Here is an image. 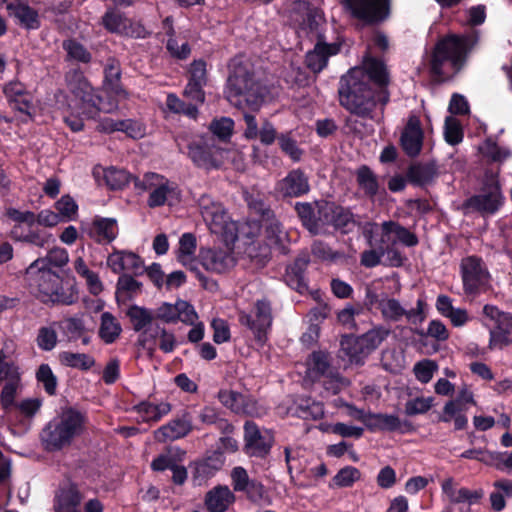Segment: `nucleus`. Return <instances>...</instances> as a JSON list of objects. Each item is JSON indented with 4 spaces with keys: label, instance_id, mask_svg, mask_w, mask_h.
<instances>
[{
    "label": "nucleus",
    "instance_id": "dca6fc26",
    "mask_svg": "<svg viewBox=\"0 0 512 512\" xmlns=\"http://www.w3.org/2000/svg\"><path fill=\"white\" fill-rule=\"evenodd\" d=\"M219 148L215 145V140L211 138H202L192 141L188 144V156L192 162L200 168H216L219 162L216 158Z\"/></svg>",
    "mask_w": 512,
    "mask_h": 512
},
{
    "label": "nucleus",
    "instance_id": "ea45409f",
    "mask_svg": "<svg viewBox=\"0 0 512 512\" xmlns=\"http://www.w3.org/2000/svg\"><path fill=\"white\" fill-rule=\"evenodd\" d=\"M121 331L122 328L120 323L111 313H102L99 336L106 344L115 342V340L120 336Z\"/></svg>",
    "mask_w": 512,
    "mask_h": 512
},
{
    "label": "nucleus",
    "instance_id": "6e6d98bb",
    "mask_svg": "<svg viewBox=\"0 0 512 512\" xmlns=\"http://www.w3.org/2000/svg\"><path fill=\"white\" fill-rule=\"evenodd\" d=\"M127 18L116 10H108L102 17V24L109 32L123 33L127 28Z\"/></svg>",
    "mask_w": 512,
    "mask_h": 512
},
{
    "label": "nucleus",
    "instance_id": "0eeeda50",
    "mask_svg": "<svg viewBox=\"0 0 512 512\" xmlns=\"http://www.w3.org/2000/svg\"><path fill=\"white\" fill-rule=\"evenodd\" d=\"M198 207L212 233L220 234L227 239L237 238L236 223L230 220L221 202L214 200L210 195L203 194L198 199Z\"/></svg>",
    "mask_w": 512,
    "mask_h": 512
},
{
    "label": "nucleus",
    "instance_id": "69168bd1",
    "mask_svg": "<svg viewBox=\"0 0 512 512\" xmlns=\"http://www.w3.org/2000/svg\"><path fill=\"white\" fill-rule=\"evenodd\" d=\"M233 126L234 122L232 119L222 117L221 119L213 120L211 122L210 131L219 139L226 141L232 135Z\"/></svg>",
    "mask_w": 512,
    "mask_h": 512
},
{
    "label": "nucleus",
    "instance_id": "c85d7f7f",
    "mask_svg": "<svg viewBox=\"0 0 512 512\" xmlns=\"http://www.w3.org/2000/svg\"><path fill=\"white\" fill-rule=\"evenodd\" d=\"M192 430L190 414L184 412L155 431V439L159 442L173 441L186 436Z\"/></svg>",
    "mask_w": 512,
    "mask_h": 512
},
{
    "label": "nucleus",
    "instance_id": "393cba45",
    "mask_svg": "<svg viewBox=\"0 0 512 512\" xmlns=\"http://www.w3.org/2000/svg\"><path fill=\"white\" fill-rule=\"evenodd\" d=\"M310 263V255L307 251H301L292 264L286 268L284 276L285 282L292 289L300 294L308 291V284L305 277V272Z\"/></svg>",
    "mask_w": 512,
    "mask_h": 512
},
{
    "label": "nucleus",
    "instance_id": "4c0bfd02",
    "mask_svg": "<svg viewBox=\"0 0 512 512\" xmlns=\"http://www.w3.org/2000/svg\"><path fill=\"white\" fill-rule=\"evenodd\" d=\"M21 387V374L18 371L14 375H10V379L5 382L0 394V404L5 411H9L16 405L15 399Z\"/></svg>",
    "mask_w": 512,
    "mask_h": 512
},
{
    "label": "nucleus",
    "instance_id": "1a4fd4ad",
    "mask_svg": "<svg viewBox=\"0 0 512 512\" xmlns=\"http://www.w3.org/2000/svg\"><path fill=\"white\" fill-rule=\"evenodd\" d=\"M463 288L468 295H477L486 291L490 274L483 260L475 255L467 256L460 264Z\"/></svg>",
    "mask_w": 512,
    "mask_h": 512
},
{
    "label": "nucleus",
    "instance_id": "423d86ee",
    "mask_svg": "<svg viewBox=\"0 0 512 512\" xmlns=\"http://www.w3.org/2000/svg\"><path fill=\"white\" fill-rule=\"evenodd\" d=\"M86 416L75 408H67L51 420L41 433L46 450L56 451L71 444L84 430Z\"/></svg>",
    "mask_w": 512,
    "mask_h": 512
},
{
    "label": "nucleus",
    "instance_id": "f3484780",
    "mask_svg": "<svg viewBox=\"0 0 512 512\" xmlns=\"http://www.w3.org/2000/svg\"><path fill=\"white\" fill-rule=\"evenodd\" d=\"M275 191L283 198L301 197L310 191L309 178L302 169H292L276 183Z\"/></svg>",
    "mask_w": 512,
    "mask_h": 512
},
{
    "label": "nucleus",
    "instance_id": "bb28decb",
    "mask_svg": "<svg viewBox=\"0 0 512 512\" xmlns=\"http://www.w3.org/2000/svg\"><path fill=\"white\" fill-rule=\"evenodd\" d=\"M323 38V36H319L314 49L309 51L305 57L307 67L314 73L321 72L327 66L328 58L336 55L340 50L339 44H328Z\"/></svg>",
    "mask_w": 512,
    "mask_h": 512
},
{
    "label": "nucleus",
    "instance_id": "a878e982",
    "mask_svg": "<svg viewBox=\"0 0 512 512\" xmlns=\"http://www.w3.org/2000/svg\"><path fill=\"white\" fill-rule=\"evenodd\" d=\"M439 174V167L435 160L426 162L417 161L408 166L406 179L414 186L426 187L431 185Z\"/></svg>",
    "mask_w": 512,
    "mask_h": 512
},
{
    "label": "nucleus",
    "instance_id": "4be33fe9",
    "mask_svg": "<svg viewBox=\"0 0 512 512\" xmlns=\"http://www.w3.org/2000/svg\"><path fill=\"white\" fill-rule=\"evenodd\" d=\"M3 93L13 109L32 119L33 96L23 83L11 81L4 85Z\"/></svg>",
    "mask_w": 512,
    "mask_h": 512
},
{
    "label": "nucleus",
    "instance_id": "72a5a7b5",
    "mask_svg": "<svg viewBox=\"0 0 512 512\" xmlns=\"http://www.w3.org/2000/svg\"><path fill=\"white\" fill-rule=\"evenodd\" d=\"M235 501V496L228 486H217L207 492L205 505L210 512H225Z\"/></svg>",
    "mask_w": 512,
    "mask_h": 512
},
{
    "label": "nucleus",
    "instance_id": "c756f323",
    "mask_svg": "<svg viewBox=\"0 0 512 512\" xmlns=\"http://www.w3.org/2000/svg\"><path fill=\"white\" fill-rule=\"evenodd\" d=\"M381 230V243L390 241L391 239H397V243L400 242L407 247H414L419 243L416 234L410 232L398 222L384 221L381 224Z\"/></svg>",
    "mask_w": 512,
    "mask_h": 512
},
{
    "label": "nucleus",
    "instance_id": "f8f14e48",
    "mask_svg": "<svg viewBox=\"0 0 512 512\" xmlns=\"http://www.w3.org/2000/svg\"><path fill=\"white\" fill-rule=\"evenodd\" d=\"M500 205V187L494 179H491L485 184L479 194L474 195L465 201L464 208L469 212L492 214L498 210Z\"/></svg>",
    "mask_w": 512,
    "mask_h": 512
},
{
    "label": "nucleus",
    "instance_id": "79ce46f5",
    "mask_svg": "<svg viewBox=\"0 0 512 512\" xmlns=\"http://www.w3.org/2000/svg\"><path fill=\"white\" fill-rule=\"evenodd\" d=\"M294 413L304 420H319L324 416V408L320 402L306 398L296 404Z\"/></svg>",
    "mask_w": 512,
    "mask_h": 512
},
{
    "label": "nucleus",
    "instance_id": "bf43d9fd",
    "mask_svg": "<svg viewBox=\"0 0 512 512\" xmlns=\"http://www.w3.org/2000/svg\"><path fill=\"white\" fill-rule=\"evenodd\" d=\"M390 334V330L384 327H377L359 336L366 349L370 352L375 350Z\"/></svg>",
    "mask_w": 512,
    "mask_h": 512
},
{
    "label": "nucleus",
    "instance_id": "2f4dec72",
    "mask_svg": "<svg viewBox=\"0 0 512 512\" xmlns=\"http://www.w3.org/2000/svg\"><path fill=\"white\" fill-rule=\"evenodd\" d=\"M121 64L116 58H108L104 66V85L107 91L119 99H125L127 92L121 85Z\"/></svg>",
    "mask_w": 512,
    "mask_h": 512
},
{
    "label": "nucleus",
    "instance_id": "39448f33",
    "mask_svg": "<svg viewBox=\"0 0 512 512\" xmlns=\"http://www.w3.org/2000/svg\"><path fill=\"white\" fill-rule=\"evenodd\" d=\"M65 83L69 92L80 101L82 113L94 119L100 112L112 113L118 108L117 96L104 99L91 86L80 68H72L65 73Z\"/></svg>",
    "mask_w": 512,
    "mask_h": 512
},
{
    "label": "nucleus",
    "instance_id": "e2e57ef3",
    "mask_svg": "<svg viewBox=\"0 0 512 512\" xmlns=\"http://www.w3.org/2000/svg\"><path fill=\"white\" fill-rule=\"evenodd\" d=\"M278 144L283 153L288 155L294 162L301 160L303 151L298 147L297 142L290 133L280 134L278 136Z\"/></svg>",
    "mask_w": 512,
    "mask_h": 512
},
{
    "label": "nucleus",
    "instance_id": "a211bd4d",
    "mask_svg": "<svg viewBox=\"0 0 512 512\" xmlns=\"http://www.w3.org/2000/svg\"><path fill=\"white\" fill-rule=\"evenodd\" d=\"M231 480L234 491L243 492L249 501L259 503L264 499L266 493L264 485L256 479H251L243 467L233 468Z\"/></svg>",
    "mask_w": 512,
    "mask_h": 512
},
{
    "label": "nucleus",
    "instance_id": "ddd939ff",
    "mask_svg": "<svg viewBox=\"0 0 512 512\" xmlns=\"http://www.w3.org/2000/svg\"><path fill=\"white\" fill-rule=\"evenodd\" d=\"M321 213L322 222L324 221V233L327 231L328 227H333L343 234H348L358 225L350 209L340 206L335 202L327 201Z\"/></svg>",
    "mask_w": 512,
    "mask_h": 512
},
{
    "label": "nucleus",
    "instance_id": "052dcab7",
    "mask_svg": "<svg viewBox=\"0 0 512 512\" xmlns=\"http://www.w3.org/2000/svg\"><path fill=\"white\" fill-rule=\"evenodd\" d=\"M480 150L484 157L497 163H502L511 155L508 149L498 146L491 140H486Z\"/></svg>",
    "mask_w": 512,
    "mask_h": 512
},
{
    "label": "nucleus",
    "instance_id": "e433bc0d",
    "mask_svg": "<svg viewBox=\"0 0 512 512\" xmlns=\"http://www.w3.org/2000/svg\"><path fill=\"white\" fill-rule=\"evenodd\" d=\"M356 181L364 194L373 198L379 191V183L375 173L367 166L362 165L356 170Z\"/></svg>",
    "mask_w": 512,
    "mask_h": 512
},
{
    "label": "nucleus",
    "instance_id": "f704fd0d",
    "mask_svg": "<svg viewBox=\"0 0 512 512\" xmlns=\"http://www.w3.org/2000/svg\"><path fill=\"white\" fill-rule=\"evenodd\" d=\"M512 344V316L504 317L490 330V349H503Z\"/></svg>",
    "mask_w": 512,
    "mask_h": 512
},
{
    "label": "nucleus",
    "instance_id": "6e6552de",
    "mask_svg": "<svg viewBox=\"0 0 512 512\" xmlns=\"http://www.w3.org/2000/svg\"><path fill=\"white\" fill-rule=\"evenodd\" d=\"M310 377L316 381L323 379V386L332 395L339 393L346 380L340 375L337 368L332 366L331 357L323 351H314L308 361Z\"/></svg>",
    "mask_w": 512,
    "mask_h": 512
},
{
    "label": "nucleus",
    "instance_id": "20e7f679",
    "mask_svg": "<svg viewBox=\"0 0 512 512\" xmlns=\"http://www.w3.org/2000/svg\"><path fill=\"white\" fill-rule=\"evenodd\" d=\"M69 261L68 252L64 248H52L45 259H37L26 269L27 275L37 273L38 286L41 292L50 295L53 302L64 305L75 303L76 296L73 293L60 292V277L51 269L45 267L46 262L63 267Z\"/></svg>",
    "mask_w": 512,
    "mask_h": 512
},
{
    "label": "nucleus",
    "instance_id": "338daca9",
    "mask_svg": "<svg viewBox=\"0 0 512 512\" xmlns=\"http://www.w3.org/2000/svg\"><path fill=\"white\" fill-rule=\"evenodd\" d=\"M444 135L447 143L451 145H456L462 141L463 132L459 122L455 118H446Z\"/></svg>",
    "mask_w": 512,
    "mask_h": 512
},
{
    "label": "nucleus",
    "instance_id": "f03ea898",
    "mask_svg": "<svg viewBox=\"0 0 512 512\" xmlns=\"http://www.w3.org/2000/svg\"><path fill=\"white\" fill-rule=\"evenodd\" d=\"M226 99L234 106H248L257 111L264 102L268 90L256 76L253 65L248 61L234 58L227 79Z\"/></svg>",
    "mask_w": 512,
    "mask_h": 512
},
{
    "label": "nucleus",
    "instance_id": "3c124183",
    "mask_svg": "<svg viewBox=\"0 0 512 512\" xmlns=\"http://www.w3.org/2000/svg\"><path fill=\"white\" fill-rule=\"evenodd\" d=\"M35 376L37 382L42 384L45 392L48 395L53 396L56 394L58 385L57 377L54 375L51 367L48 364H41L38 367Z\"/></svg>",
    "mask_w": 512,
    "mask_h": 512
},
{
    "label": "nucleus",
    "instance_id": "aec40b11",
    "mask_svg": "<svg viewBox=\"0 0 512 512\" xmlns=\"http://www.w3.org/2000/svg\"><path fill=\"white\" fill-rule=\"evenodd\" d=\"M423 139L420 119L416 116L409 117L400 137V145L405 154L412 158L417 157L421 153Z\"/></svg>",
    "mask_w": 512,
    "mask_h": 512
},
{
    "label": "nucleus",
    "instance_id": "0e129e2a",
    "mask_svg": "<svg viewBox=\"0 0 512 512\" xmlns=\"http://www.w3.org/2000/svg\"><path fill=\"white\" fill-rule=\"evenodd\" d=\"M433 405V398L432 397H417L414 399H411L405 403V414L408 416H414L418 414H424Z\"/></svg>",
    "mask_w": 512,
    "mask_h": 512
},
{
    "label": "nucleus",
    "instance_id": "2eb2a0df",
    "mask_svg": "<svg viewBox=\"0 0 512 512\" xmlns=\"http://www.w3.org/2000/svg\"><path fill=\"white\" fill-rule=\"evenodd\" d=\"M327 201L297 202L294 209L304 228L312 235L324 234V221L321 210Z\"/></svg>",
    "mask_w": 512,
    "mask_h": 512
},
{
    "label": "nucleus",
    "instance_id": "b1692460",
    "mask_svg": "<svg viewBox=\"0 0 512 512\" xmlns=\"http://www.w3.org/2000/svg\"><path fill=\"white\" fill-rule=\"evenodd\" d=\"M127 317L130 320L132 328L135 332H140L138 343L142 347H146L149 342L150 335H146V332L154 328L155 316L153 311L141 307L138 305H132L126 312Z\"/></svg>",
    "mask_w": 512,
    "mask_h": 512
},
{
    "label": "nucleus",
    "instance_id": "09e8293b",
    "mask_svg": "<svg viewBox=\"0 0 512 512\" xmlns=\"http://www.w3.org/2000/svg\"><path fill=\"white\" fill-rule=\"evenodd\" d=\"M341 346L350 360L356 363H359L364 357L371 353L369 349H366L359 336L346 338L341 342Z\"/></svg>",
    "mask_w": 512,
    "mask_h": 512
},
{
    "label": "nucleus",
    "instance_id": "c03bdc74",
    "mask_svg": "<svg viewBox=\"0 0 512 512\" xmlns=\"http://www.w3.org/2000/svg\"><path fill=\"white\" fill-rule=\"evenodd\" d=\"M57 323L53 322L48 326H41L35 338L37 347L44 352L52 351L58 343Z\"/></svg>",
    "mask_w": 512,
    "mask_h": 512
},
{
    "label": "nucleus",
    "instance_id": "412c9836",
    "mask_svg": "<svg viewBox=\"0 0 512 512\" xmlns=\"http://www.w3.org/2000/svg\"><path fill=\"white\" fill-rule=\"evenodd\" d=\"M199 259L205 270L217 274L229 271L236 263L233 253L224 249H203Z\"/></svg>",
    "mask_w": 512,
    "mask_h": 512
},
{
    "label": "nucleus",
    "instance_id": "9d476101",
    "mask_svg": "<svg viewBox=\"0 0 512 512\" xmlns=\"http://www.w3.org/2000/svg\"><path fill=\"white\" fill-rule=\"evenodd\" d=\"M273 321L271 302L267 298L258 299L250 313H239V322L254 334L256 340L263 343Z\"/></svg>",
    "mask_w": 512,
    "mask_h": 512
},
{
    "label": "nucleus",
    "instance_id": "8fccbe9b",
    "mask_svg": "<svg viewBox=\"0 0 512 512\" xmlns=\"http://www.w3.org/2000/svg\"><path fill=\"white\" fill-rule=\"evenodd\" d=\"M381 250L383 252V257L385 260L383 262L384 265L390 267H400L404 264L406 257L397 247V239H391L390 241L381 243Z\"/></svg>",
    "mask_w": 512,
    "mask_h": 512
},
{
    "label": "nucleus",
    "instance_id": "13d9d810",
    "mask_svg": "<svg viewBox=\"0 0 512 512\" xmlns=\"http://www.w3.org/2000/svg\"><path fill=\"white\" fill-rule=\"evenodd\" d=\"M142 284L135 280L129 274H122L117 281L116 296L120 298L122 296L135 295L141 291Z\"/></svg>",
    "mask_w": 512,
    "mask_h": 512
},
{
    "label": "nucleus",
    "instance_id": "6ab92c4d",
    "mask_svg": "<svg viewBox=\"0 0 512 512\" xmlns=\"http://www.w3.org/2000/svg\"><path fill=\"white\" fill-rule=\"evenodd\" d=\"M244 441L248 454L265 457L270 452L273 437L268 433L262 434L253 421H246L244 424Z\"/></svg>",
    "mask_w": 512,
    "mask_h": 512
},
{
    "label": "nucleus",
    "instance_id": "4d7b16f0",
    "mask_svg": "<svg viewBox=\"0 0 512 512\" xmlns=\"http://www.w3.org/2000/svg\"><path fill=\"white\" fill-rule=\"evenodd\" d=\"M222 467V461L216 458H207L201 462H197L193 477L194 479L204 480L212 477L216 471Z\"/></svg>",
    "mask_w": 512,
    "mask_h": 512
},
{
    "label": "nucleus",
    "instance_id": "5701e85b",
    "mask_svg": "<svg viewBox=\"0 0 512 512\" xmlns=\"http://www.w3.org/2000/svg\"><path fill=\"white\" fill-rule=\"evenodd\" d=\"M247 203L250 212L258 217L260 224L265 227L271 236L278 237L282 233L281 222L263 199L251 196L247 199Z\"/></svg>",
    "mask_w": 512,
    "mask_h": 512
},
{
    "label": "nucleus",
    "instance_id": "5fc2aeb1",
    "mask_svg": "<svg viewBox=\"0 0 512 512\" xmlns=\"http://www.w3.org/2000/svg\"><path fill=\"white\" fill-rule=\"evenodd\" d=\"M62 47L66 51L68 59L82 63H89L92 59L91 53L74 39L64 40Z\"/></svg>",
    "mask_w": 512,
    "mask_h": 512
},
{
    "label": "nucleus",
    "instance_id": "7c9ffc66",
    "mask_svg": "<svg viewBox=\"0 0 512 512\" xmlns=\"http://www.w3.org/2000/svg\"><path fill=\"white\" fill-rule=\"evenodd\" d=\"M9 15L17 20V23L27 30H37L41 26L38 11L30 7L27 1L24 3H9L7 5Z\"/></svg>",
    "mask_w": 512,
    "mask_h": 512
},
{
    "label": "nucleus",
    "instance_id": "58836bf2",
    "mask_svg": "<svg viewBox=\"0 0 512 512\" xmlns=\"http://www.w3.org/2000/svg\"><path fill=\"white\" fill-rule=\"evenodd\" d=\"M56 323L57 328L62 332L67 342L70 343L79 340V337L86 328L83 318L78 316L65 317Z\"/></svg>",
    "mask_w": 512,
    "mask_h": 512
},
{
    "label": "nucleus",
    "instance_id": "774afa93",
    "mask_svg": "<svg viewBox=\"0 0 512 512\" xmlns=\"http://www.w3.org/2000/svg\"><path fill=\"white\" fill-rule=\"evenodd\" d=\"M435 370H437V365L432 360L419 361L413 368L415 377L422 383H428L432 379Z\"/></svg>",
    "mask_w": 512,
    "mask_h": 512
},
{
    "label": "nucleus",
    "instance_id": "603ef678",
    "mask_svg": "<svg viewBox=\"0 0 512 512\" xmlns=\"http://www.w3.org/2000/svg\"><path fill=\"white\" fill-rule=\"evenodd\" d=\"M167 108L176 114H183L195 119L198 115V108L195 104L186 103L175 94H168L166 99Z\"/></svg>",
    "mask_w": 512,
    "mask_h": 512
},
{
    "label": "nucleus",
    "instance_id": "37998d69",
    "mask_svg": "<svg viewBox=\"0 0 512 512\" xmlns=\"http://www.w3.org/2000/svg\"><path fill=\"white\" fill-rule=\"evenodd\" d=\"M74 269L79 276L85 279L88 289L93 295H98L102 292L103 285L98 274L88 268L82 257H78L74 261Z\"/></svg>",
    "mask_w": 512,
    "mask_h": 512
},
{
    "label": "nucleus",
    "instance_id": "7ed1b4c3",
    "mask_svg": "<svg viewBox=\"0 0 512 512\" xmlns=\"http://www.w3.org/2000/svg\"><path fill=\"white\" fill-rule=\"evenodd\" d=\"M467 54L465 38L451 35L439 40L429 61V71L433 80L441 83L451 79L465 65Z\"/></svg>",
    "mask_w": 512,
    "mask_h": 512
},
{
    "label": "nucleus",
    "instance_id": "a19ab883",
    "mask_svg": "<svg viewBox=\"0 0 512 512\" xmlns=\"http://www.w3.org/2000/svg\"><path fill=\"white\" fill-rule=\"evenodd\" d=\"M58 358L62 365L84 371L91 369L95 365V359L85 353L63 351L59 353Z\"/></svg>",
    "mask_w": 512,
    "mask_h": 512
},
{
    "label": "nucleus",
    "instance_id": "49530a36",
    "mask_svg": "<svg viewBox=\"0 0 512 512\" xmlns=\"http://www.w3.org/2000/svg\"><path fill=\"white\" fill-rule=\"evenodd\" d=\"M146 335H150L149 341H153V343L159 338L158 346L164 353H171L176 346L175 335L157 323L154 325L153 329L146 332Z\"/></svg>",
    "mask_w": 512,
    "mask_h": 512
},
{
    "label": "nucleus",
    "instance_id": "864d4df0",
    "mask_svg": "<svg viewBox=\"0 0 512 512\" xmlns=\"http://www.w3.org/2000/svg\"><path fill=\"white\" fill-rule=\"evenodd\" d=\"M131 178V175L124 169L110 167L104 170L105 183L111 190L122 189Z\"/></svg>",
    "mask_w": 512,
    "mask_h": 512
},
{
    "label": "nucleus",
    "instance_id": "f257e3e1",
    "mask_svg": "<svg viewBox=\"0 0 512 512\" xmlns=\"http://www.w3.org/2000/svg\"><path fill=\"white\" fill-rule=\"evenodd\" d=\"M389 74L384 62L366 56L362 67H354L340 78L338 95L340 105L363 119H373L377 103L389 102Z\"/></svg>",
    "mask_w": 512,
    "mask_h": 512
},
{
    "label": "nucleus",
    "instance_id": "cd10ccee",
    "mask_svg": "<svg viewBox=\"0 0 512 512\" xmlns=\"http://www.w3.org/2000/svg\"><path fill=\"white\" fill-rule=\"evenodd\" d=\"M85 231L98 244L111 243L118 236L117 220L96 216Z\"/></svg>",
    "mask_w": 512,
    "mask_h": 512
},
{
    "label": "nucleus",
    "instance_id": "9b49d317",
    "mask_svg": "<svg viewBox=\"0 0 512 512\" xmlns=\"http://www.w3.org/2000/svg\"><path fill=\"white\" fill-rule=\"evenodd\" d=\"M351 15L366 25L384 21L390 14L391 0H343Z\"/></svg>",
    "mask_w": 512,
    "mask_h": 512
},
{
    "label": "nucleus",
    "instance_id": "680f3d73",
    "mask_svg": "<svg viewBox=\"0 0 512 512\" xmlns=\"http://www.w3.org/2000/svg\"><path fill=\"white\" fill-rule=\"evenodd\" d=\"M361 472L353 466H346L338 471L333 477V482L338 487H351L360 480Z\"/></svg>",
    "mask_w": 512,
    "mask_h": 512
},
{
    "label": "nucleus",
    "instance_id": "c9c22d12",
    "mask_svg": "<svg viewBox=\"0 0 512 512\" xmlns=\"http://www.w3.org/2000/svg\"><path fill=\"white\" fill-rule=\"evenodd\" d=\"M218 399L228 409L237 414H251L252 408L245 395L233 390H220Z\"/></svg>",
    "mask_w": 512,
    "mask_h": 512
},
{
    "label": "nucleus",
    "instance_id": "de8ad7c7",
    "mask_svg": "<svg viewBox=\"0 0 512 512\" xmlns=\"http://www.w3.org/2000/svg\"><path fill=\"white\" fill-rule=\"evenodd\" d=\"M175 188L170 184V182L164 177L161 181L158 182V185L155 186L154 189L149 194L148 198V206L151 208L163 206L169 195L174 193Z\"/></svg>",
    "mask_w": 512,
    "mask_h": 512
},
{
    "label": "nucleus",
    "instance_id": "4468645a",
    "mask_svg": "<svg viewBox=\"0 0 512 512\" xmlns=\"http://www.w3.org/2000/svg\"><path fill=\"white\" fill-rule=\"evenodd\" d=\"M423 307L424 301L418 299L417 307L407 310L397 299L388 298L386 295L381 297L379 303V309L383 318L393 322L400 321L404 316L408 321L416 322L417 319L421 321L423 319Z\"/></svg>",
    "mask_w": 512,
    "mask_h": 512
},
{
    "label": "nucleus",
    "instance_id": "473e14b6",
    "mask_svg": "<svg viewBox=\"0 0 512 512\" xmlns=\"http://www.w3.org/2000/svg\"><path fill=\"white\" fill-rule=\"evenodd\" d=\"M83 496L76 487L71 484L67 488L58 491L54 499L55 512H79Z\"/></svg>",
    "mask_w": 512,
    "mask_h": 512
},
{
    "label": "nucleus",
    "instance_id": "a18cd8bd",
    "mask_svg": "<svg viewBox=\"0 0 512 512\" xmlns=\"http://www.w3.org/2000/svg\"><path fill=\"white\" fill-rule=\"evenodd\" d=\"M401 427V421L396 415L372 413L369 419L368 429L371 431H396Z\"/></svg>",
    "mask_w": 512,
    "mask_h": 512
}]
</instances>
